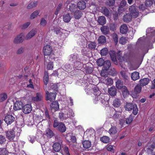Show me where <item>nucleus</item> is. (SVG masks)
Returning a JSON list of instances; mask_svg holds the SVG:
<instances>
[{
    "instance_id": "obj_1",
    "label": "nucleus",
    "mask_w": 155,
    "mask_h": 155,
    "mask_svg": "<svg viewBox=\"0 0 155 155\" xmlns=\"http://www.w3.org/2000/svg\"><path fill=\"white\" fill-rule=\"evenodd\" d=\"M74 113L72 110L69 109L68 110L65 111L64 113L61 112L59 113V117L62 120L66 119L71 116L74 117Z\"/></svg>"
},
{
    "instance_id": "obj_2",
    "label": "nucleus",
    "mask_w": 155,
    "mask_h": 155,
    "mask_svg": "<svg viewBox=\"0 0 155 155\" xmlns=\"http://www.w3.org/2000/svg\"><path fill=\"white\" fill-rule=\"evenodd\" d=\"M126 110L128 111L133 110V113L134 115H136L137 114L138 108L137 105L135 104H133L130 103H127L125 106Z\"/></svg>"
},
{
    "instance_id": "obj_3",
    "label": "nucleus",
    "mask_w": 155,
    "mask_h": 155,
    "mask_svg": "<svg viewBox=\"0 0 155 155\" xmlns=\"http://www.w3.org/2000/svg\"><path fill=\"white\" fill-rule=\"evenodd\" d=\"M116 87L118 89H123V94L124 96L129 94V91L126 87L123 86L122 82L121 80H118L116 82Z\"/></svg>"
},
{
    "instance_id": "obj_4",
    "label": "nucleus",
    "mask_w": 155,
    "mask_h": 155,
    "mask_svg": "<svg viewBox=\"0 0 155 155\" xmlns=\"http://www.w3.org/2000/svg\"><path fill=\"white\" fill-rule=\"evenodd\" d=\"M139 9L141 12L144 15H146L149 12H155V9L152 11H149L144 6L143 4H141L139 5L138 7Z\"/></svg>"
},
{
    "instance_id": "obj_5",
    "label": "nucleus",
    "mask_w": 155,
    "mask_h": 155,
    "mask_svg": "<svg viewBox=\"0 0 155 155\" xmlns=\"http://www.w3.org/2000/svg\"><path fill=\"white\" fill-rule=\"evenodd\" d=\"M24 35L21 33L15 37L13 40V43L15 44H18L22 42L24 40Z\"/></svg>"
},
{
    "instance_id": "obj_6",
    "label": "nucleus",
    "mask_w": 155,
    "mask_h": 155,
    "mask_svg": "<svg viewBox=\"0 0 155 155\" xmlns=\"http://www.w3.org/2000/svg\"><path fill=\"white\" fill-rule=\"evenodd\" d=\"M46 94L47 100H49L51 101H52L55 100L57 94L56 92L49 93L48 91H46Z\"/></svg>"
},
{
    "instance_id": "obj_7",
    "label": "nucleus",
    "mask_w": 155,
    "mask_h": 155,
    "mask_svg": "<svg viewBox=\"0 0 155 155\" xmlns=\"http://www.w3.org/2000/svg\"><path fill=\"white\" fill-rule=\"evenodd\" d=\"M43 52L45 56L50 55L52 52V48L50 45H46L43 48Z\"/></svg>"
},
{
    "instance_id": "obj_8",
    "label": "nucleus",
    "mask_w": 155,
    "mask_h": 155,
    "mask_svg": "<svg viewBox=\"0 0 155 155\" xmlns=\"http://www.w3.org/2000/svg\"><path fill=\"white\" fill-rule=\"evenodd\" d=\"M146 33L148 36L150 35L153 39L155 40V28H147L146 30Z\"/></svg>"
},
{
    "instance_id": "obj_9",
    "label": "nucleus",
    "mask_w": 155,
    "mask_h": 155,
    "mask_svg": "<svg viewBox=\"0 0 155 155\" xmlns=\"http://www.w3.org/2000/svg\"><path fill=\"white\" fill-rule=\"evenodd\" d=\"M129 11L130 12L132 17H137L139 15V13L136 9L134 6H131L129 8Z\"/></svg>"
},
{
    "instance_id": "obj_10",
    "label": "nucleus",
    "mask_w": 155,
    "mask_h": 155,
    "mask_svg": "<svg viewBox=\"0 0 155 155\" xmlns=\"http://www.w3.org/2000/svg\"><path fill=\"white\" fill-rule=\"evenodd\" d=\"M7 137L11 141L13 140L15 137V132L13 130H11L6 133Z\"/></svg>"
},
{
    "instance_id": "obj_11",
    "label": "nucleus",
    "mask_w": 155,
    "mask_h": 155,
    "mask_svg": "<svg viewBox=\"0 0 155 155\" xmlns=\"http://www.w3.org/2000/svg\"><path fill=\"white\" fill-rule=\"evenodd\" d=\"M15 118L12 115H6L4 119L5 123L8 124H10L15 121Z\"/></svg>"
},
{
    "instance_id": "obj_12",
    "label": "nucleus",
    "mask_w": 155,
    "mask_h": 155,
    "mask_svg": "<svg viewBox=\"0 0 155 155\" xmlns=\"http://www.w3.org/2000/svg\"><path fill=\"white\" fill-rule=\"evenodd\" d=\"M23 104L22 102L20 101H17L15 103L14 109L15 110H20L23 107Z\"/></svg>"
},
{
    "instance_id": "obj_13",
    "label": "nucleus",
    "mask_w": 155,
    "mask_h": 155,
    "mask_svg": "<svg viewBox=\"0 0 155 155\" xmlns=\"http://www.w3.org/2000/svg\"><path fill=\"white\" fill-rule=\"evenodd\" d=\"M37 32V30L36 29H33L31 30L26 35L25 39L26 40H29L33 37L36 34Z\"/></svg>"
},
{
    "instance_id": "obj_14",
    "label": "nucleus",
    "mask_w": 155,
    "mask_h": 155,
    "mask_svg": "<svg viewBox=\"0 0 155 155\" xmlns=\"http://www.w3.org/2000/svg\"><path fill=\"white\" fill-rule=\"evenodd\" d=\"M24 143L23 142L19 141L18 142H14L12 144V146L15 149H19L23 147Z\"/></svg>"
},
{
    "instance_id": "obj_15",
    "label": "nucleus",
    "mask_w": 155,
    "mask_h": 155,
    "mask_svg": "<svg viewBox=\"0 0 155 155\" xmlns=\"http://www.w3.org/2000/svg\"><path fill=\"white\" fill-rule=\"evenodd\" d=\"M32 110V107L30 104H27L23 107V112L25 114L29 113Z\"/></svg>"
},
{
    "instance_id": "obj_16",
    "label": "nucleus",
    "mask_w": 155,
    "mask_h": 155,
    "mask_svg": "<svg viewBox=\"0 0 155 155\" xmlns=\"http://www.w3.org/2000/svg\"><path fill=\"white\" fill-rule=\"evenodd\" d=\"M43 98V94L42 93H37L36 94V96L32 97L31 99L33 101H41Z\"/></svg>"
},
{
    "instance_id": "obj_17",
    "label": "nucleus",
    "mask_w": 155,
    "mask_h": 155,
    "mask_svg": "<svg viewBox=\"0 0 155 155\" xmlns=\"http://www.w3.org/2000/svg\"><path fill=\"white\" fill-rule=\"evenodd\" d=\"M72 16L69 13H64L63 16V20L66 23H68L71 21Z\"/></svg>"
},
{
    "instance_id": "obj_18",
    "label": "nucleus",
    "mask_w": 155,
    "mask_h": 155,
    "mask_svg": "<svg viewBox=\"0 0 155 155\" xmlns=\"http://www.w3.org/2000/svg\"><path fill=\"white\" fill-rule=\"evenodd\" d=\"M94 91V94L97 97H96L95 99L94 100V102L95 104L97 103L96 101H95L96 100H98V99H100V97L102 95H101V92L100 91L97 89L95 88H94L93 89Z\"/></svg>"
},
{
    "instance_id": "obj_19",
    "label": "nucleus",
    "mask_w": 155,
    "mask_h": 155,
    "mask_svg": "<svg viewBox=\"0 0 155 155\" xmlns=\"http://www.w3.org/2000/svg\"><path fill=\"white\" fill-rule=\"evenodd\" d=\"M61 144L58 142L54 143L53 145V149L55 152H58L61 149Z\"/></svg>"
},
{
    "instance_id": "obj_20",
    "label": "nucleus",
    "mask_w": 155,
    "mask_h": 155,
    "mask_svg": "<svg viewBox=\"0 0 155 155\" xmlns=\"http://www.w3.org/2000/svg\"><path fill=\"white\" fill-rule=\"evenodd\" d=\"M120 32L122 34H126L128 30V28L126 24L122 25L120 28Z\"/></svg>"
},
{
    "instance_id": "obj_21",
    "label": "nucleus",
    "mask_w": 155,
    "mask_h": 155,
    "mask_svg": "<svg viewBox=\"0 0 155 155\" xmlns=\"http://www.w3.org/2000/svg\"><path fill=\"white\" fill-rule=\"evenodd\" d=\"M150 81L148 78H145L141 79L140 80V83L141 86H144L147 85Z\"/></svg>"
},
{
    "instance_id": "obj_22",
    "label": "nucleus",
    "mask_w": 155,
    "mask_h": 155,
    "mask_svg": "<svg viewBox=\"0 0 155 155\" xmlns=\"http://www.w3.org/2000/svg\"><path fill=\"white\" fill-rule=\"evenodd\" d=\"M117 131V129L115 126L111 125V127L109 130L108 132L110 135L115 134Z\"/></svg>"
},
{
    "instance_id": "obj_23",
    "label": "nucleus",
    "mask_w": 155,
    "mask_h": 155,
    "mask_svg": "<svg viewBox=\"0 0 155 155\" xmlns=\"http://www.w3.org/2000/svg\"><path fill=\"white\" fill-rule=\"evenodd\" d=\"M82 15V13L81 11L77 10L74 12L73 16L75 19H79L81 17Z\"/></svg>"
},
{
    "instance_id": "obj_24",
    "label": "nucleus",
    "mask_w": 155,
    "mask_h": 155,
    "mask_svg": "<svg viewBox=\"0 0 155 155\" xmlns=\"http://www.w3.org/2000/svg\"><path fill=\"white\" fill-rule=\"evenodd\" d=\"M77 7L79 9H84L86 7V4L84 1H80L77 4Z\"/></svg>"
},
{
    "instance_id": "obj_25",
    "label": "nucleus",
    "mask_w": 155,
    "mask_h": 155,
    "mask_svg": "<svg viewBox=\"0 0 155 155\" xmlns=\"http://www.w3.org/2000/svg\"><path fill=\"white\" fill-rule=\"evenodd\" d=\"M108 93L112 96H115L116 94V89L114 87H112L108 89Z\"/></svg>"
},
{
    "instance_id": "obj_26",
    "label": "nucleus",
    "mask_w": 155,
    "mask_h": 155,
    "mask_svg": "<svg viewBox=\"0 0 155 155\" xmlns=\"http://www.w3.org/2000/svg\"><path fill=\"white\" fill-rule=\"evenodd\" d=\"M97 22L101 25H103L106 23V19L104 16H101L98 18Z\"/></svg>"
},
{
    "instance_id": "obj_27",
    "label": "nucleus",
    "mask_w": 155,
    "mask_h": 155,
    "mask_svg": "<svg viewBox=\"0 0 155 155\" xmlns=\"http://www.w3.org/2000/svg\"><path fill=\"white\" fill-rule=\"evenodd\" d=\"M132 16L130 14L127 13L123 17V19L125 22L130 21L131 20Z\"/></svg>"
},
{
    "instance_id": "obj_28",
    "label": "nucleus",
    "mask_w": 155,
    "mask_h": 155,
    "mask_svg": "<svg viewBox=\"0 0 155 155\" xmlns=\"http://www.w3.org/2000/svg\"><path fill=\"white\" fill-rule=\"evenodd\" d=\"M131 78L133 81H136L140 78L139 74L138 72L135 71L131 74Z\"/></svg>"
},
{
    "instance_id": "obj_29",
    "label": "nucleus",
    "mask_w": 155,
    "mask_h": 155,
    "mask_svg": "<svg viewBox=\"0 0 155 155\" xmlns=\"http://www.w3.org/2000/svg\"><path fill=\"white\" fill-rule=\"evenodd\" d=\"M103 83L108 85H110L113 83V80L110 78L104 79L103 80Z\"/></svg>"
},
{
    "instance_id": "obj_30",
    "label": "nucleus",
    "mask_w": 155,
    "mask_h": 155,
    "mask_svg": "<svg viewBox=\"0 0 155 155\" xmlns=\"http://www.w3.org/2000/svg\"><path fill=\"white\" fill-rule=\"evenodd\" d=\"M101 30L104 35H107L109 32V28L108 27L106 26L101 27Z\"/></svg>"
},
{
    "instance_id": "obj_31",
    "label": "nucleus",
    "mask_w": 155,
    "mask_h": 155,
    "mask_svg": "<svg viewBox=\"0 0 155 155\" xmlns=\"http://www.w3.org/2000/svg\"><path fill=\"white\" fill-rule=\"evenodd\" d=\"M45 135L48 137L51 138L53 136L54 134L52 131L49 128H47L45 131Z\"/></svg>"
},
{
    "instance_id": "obj_32",
    "label": "nucleus",
    "mask_w": 155,
    "mask_h": 155,
    "mask_svg": "<svg viewBox=\"0 0 155 155\" xmlns=\"http://www.w3.org/2000/svg\"><path fill=\"white\" fill-rule=\"evenodd\" d=\"M58 128L59 130L61 132H64L66 130V127L64 124L62 123H59Z\"/></svg>"
},
{
    "instance_id": "obj_33",
    "label": "nucleus",
    "mask_w": 155,
    "mask_h": 155,
    "mask_svg": "<svg viewBox=\"0 0 155 155\" xmlns=\"http://www.w3.org/2000/svg\"><path fill=\"white\" fill-rule=\"evenodd\" d=\"M83 146L84 148L85 149H88L90 148L91 146V143L89 140H85L82 143Z\"/></svg>"
},
{
    "instance_id": "obj_34",
    "label": "nucleus",
    "mask_w": 155,
    "mask_h": 155,
    "mask_svg": "<svg viewBox=\"0 0 155 155\" xmlns=\"http://www.w3.org/2000/svg\"><path fill=\"white\" fill-rule=\"evenodd\" d=\"M51 107L52 109L54 110H56L59 109V105L58 102L55 101L52 103L51 105Z\"/></svg>"
},
{
    "instance_id": "obj_35",
    "label": "nucleus",
    "mask_w": 155,
    "mask_h": 155,
    "mask_svg": "<svg viewBox=\"0 0 155 155\" xmlns=\"http://www.w3.org/2000/svg\"><path fill=\"white\" fill-rule=\"evenodd\" d=\"M38 4V2H31L27 6V9H30L34 7H36Z\"/></svg>"
},
{
    "instance_id": "obj_36",
    "label": "nucleus",
    "mask_w": 155,
    "mask_h": 155,
    "mask_svg": "<svg viewBox=\"0 0 155 155\" xmlns=\"http://www.w3.org/2000/svg\"><path fill=\"white\" fill-rule=\"evenodd\" d=\"M98 42L99 43L104 44L106 41V38L104 36L101 35L100 36L98 39Z\"/></svg>"
},
{
    "instance_id": "obj_37",
    "label": "nucleus",
    "mask_w": 155,
    "mask_h": 155,
    "mask_svg": "<svg viewBox=\"0 0 155 155\" xmlns=\"http://www.w3.org/2000/svg\"><path fill=\"white\" fill-rule=\"evenodd\" d=\"M109 54L112 60L115 62L116 61V56L115 52L113 51H110V52Z\"/></svg>"
},
{
    "instance_id": "obj_38",
    "label": "nucleus",
    "mask_w": 155,
    "mask_h": 155,
    "mask_svg": "<svg viewBox=\"0 0 155 155\" xmlns=\"http://www.w3.org/2000/svg\"><path fill=\"white\" fill-rule=\"evenodd\" d=\"M111 66V63L109 61H106L104 62V70L107 71Z\"/></svg>"
},
{
    "instance_id": "obj_39",
    "label": "nucleus",
    "mask_w": 155,
    "mask_h": 155,
    "mask_svg": "<svg viewBox=\"0 0 155 155\" xmlns=\"http://www.w3.org/2000/svg\"><path fill=\"white\" fill-rule=\"evenodd\" d=\"M121 111H115L114 114L113 116V118L114 119H117L121 116Z\"/></svg>"
},
{
    "instance_id": "obj_40",
    "label": "nucleus",
    "mask_w": 155,
    "mask_h": 155,
    "mask_svg": "<svg viewBox=\"0 0 155 155\" xmlns=\"http://www.w3.org/2000/svg\"><path fill=\"white\" fill-rule=\"evenodd\" d=\"M102 12L106 16L109 15L110 13L108 9L105 7H103L101 10Z\"/></svg>"
},
{
    "instance_id": "obj_41",
    "label": "nucleus",
    "mask_w": 155,
    "mask_h": 155,
    "mask_svg": "<svg viewBox=\"0 0 155 155\" xmlns=\"http://www.w3.org/2000/svg\"><path fill=\"white\" fill-rule=\"evenodd\" d=\"M120 74L122 77L124 79L127 80L129 78V74L125 71H122L120 72Z\"/></svg>"
},
{
    "instance_id": "obj_42",
    "label": "nucleus",
    "mask_w": 155,
    "mask_h": 155,
    "mask_svg": "<svg viewBox=\"0 0 155 155\" xmlns=\"http://www.w3.org/2000/svg\"><path fill=\"white\" fill-rule=\"evenodd\" d=\"M7 98V96L6 93H2L0 94V102L3 101L5 100Z\"/></svg>"
},
{
    "instance_id": "obj_43",
    "label": "nucleus",
    "mask_w": 155,
    "mask_h": 155,
    "mask_svg": "<svg viewBox=\"0 0 155 155\" xmlns=\"http://www.w3.org/2000/svg\"><path fill=\"white\" fill-rule=\"evenodd\" d=\"M40 11L39 10H36L33 12L30 15V18L33 19L36 18L39 15Z\"/></svg>"
},
{
    "instance_id": "obj_44",
    "label": "nucleus",
    "mask_w": 155,
    "mask_h": 155,
    "mask_svg": "<svg viewBox=\"0 0 155 155\" xmlns=\"http://www.w3.org/2000/svg\"><path fill=\"white\" fill-rule=\"evenodd\" d=\"M120 101L118 99H115L113 102V105L115 107H118L120 105Z\"/></svg>"
},
{
    "instance_id": "obj_45",
    "label": "nucleus",
    "mask_w": 155,
    "mask_h": 155,
    "mask_svg": "<svg viewBox=\"0 0 155 155\" xmlns=\"http://www.w3.org/2000/svg\"><path fill=\"white\" fill-rule=\"evenodd\" d=\"M126 4V2L125 1L123 0L121 1L119 6V8L118 11L120 12V11L122 10V8L124 7Z\"/></svg>"
},
{
    "instance_id": "obj_46",
    "label": "nucleus",
    "mask_w": 155,
    "mask_h": 155,
    "mask_svg": "<svg viewBox=\"0 0 155 155\" xmlns=\"http://www.w3.org/2000/svg\"><path fill=\"white\" fill-rule=\"evenodd\" d=\"M100 140L101 142L104 143H107L109 141L110 139L108 137L105 136L101 137Z\"/></svg>"
},
{
    "instance_id": "obj_47",
    "label": "nucleus",
    "mask_w": 155,
    "mask_h": 155,
    "mask_svg": "<svg viewBox=\"0 0 155 155\" xmlns=\"http://www.w3.org/2000/svg\"><path fill=\"white\" fill-rule=\"evenodd\" d=\"M47 23V21L45 18H42L40 21V25L43 27L46 26Z\"/></svg>"
},
{
    "instance_id": "obj_48",
    "label": "nucleus",
    "mask_w": 155,
    "mask_h": 155,
    "mask_svg": "<svg viewBox=\"0 0 155 155\" xmlns=\"http://www.w3.org/2000/svg\"><path fill=\"white\" fill-rule=\"evenodd\" d=\"M96 45L97 44L95 42H91L88 44V47L90 49H94L96 46Z\"/></svg>"
},
{
    "instance_id": "obj_49",
    "label": "nucleus",
    "mask_w": 155,
    "mask_h": 155,
    "mask_svg": "<svg viewBox=\"0 0 155 155\" xmlns=\"http://www.w3.org/2000/svg\"><path fill=\"white\" fill-rule=\"evenodd\" d=\"M141 90V86L139 85H137L134 89V91L136 94L140 93Z\"/></svg>"
},
{
    "instance_id": "obj_50",
    "label": "nucleus",
    "mask_w": 155,
    "mask_h": 155,
    "mask_svg": "<svg viewBox=\"0 0 155 155\" xmlns=\"http://www.w3.org/2000/svg\"><path fill=\"white\" fill-rule=\"evenodd\" d=\"M108 50L107 48H104L101 51V54L102 56H106L108 53Z\"/></svg>"
},
{
    "instance_id": "obj_51",
    "label": "nucleus",
    "mask_w": 155,
    "mask_h": 155,
    "mask_svg": "<svg viewBox=\"0 0 155 155\" xmlns=\"http://www.w3.org/2000/svg\"><path fill=\"white\" fill-rule=\"evenodd\" d=\"M63 4L62 3H60L58 6L56 10L54 12V14L56 15H57L60 10Z\"/></svg>"
},
{
    "instance_id": "obj_52",
    "label": "nucleus",
    "mask_w": 155,
    "mask_h": 155,
    "mask_svg": "<svg viewBox=\"0 0 155 155\" xmlns=\"http://www.w3.org/2000/svg\"><path fill=\"white\" fill-rule=\"evenodd\" d=\"M144 3L146 7H150L152 5L153 2L152 0H146Z\"/></svg>"
},
{
    "instance_id": "obj_53",
    "label": "nucleus",
    "mask_w": 155,
    "mask_h": 155,
    "mask_svg": "<svg viewBox=\"0 0 155 155\" xmlns=\"http://www.w3.org/2000/svg\"><path fill=\"white\" fill-rule=\"evenodd\" d=\"M48 76L47 72H45V76L44 77V81L45 84L46 85L48 82Z\"/></svg>"
},
{
    "instance_id": "obj_54",
    "label": "nucleus",
    "mask_w": 155,
    "mask_h": 155,
    "mask_svg": "<svg viewBox=\"0 0 155 155\" xmlns=\"http://www.w3.org/2000/svg\"><path fill=\"white\" fill-rule=\"evenodd\" d=\"M104 60L103 59L99 58L97 60V62L98 66H101L103 65H104Z\"/></svg>"
},
{
    "instance_id": "obj_55",
    "label": "nucleus",
    "mask_w": 155,
    "mask_h": 155,
    "mask_svg": "<svg viewBox=\"0 0 155 155\" xmlns=\"http://www.w3.org/2000/svg\"><path fill=\"white\" fill-rule=\"evenodd\" d=\"M127 41V39L126 38L122 37L120 39L119 42L122 45H124L126 43Z\"/></svg>"
},
{
    "instance_id": "obj_56",
    "label": "nucleus",
    "mask_w": 155,
    "mask_h": 155,
    "mask_svg": "<svg viewBox=\"0 0 155 155\" xmlns=\"http://www.w3.org/2000/svg\"><path fill=\"white\" fill-rule=\"evenodd\" d=\"M8 153V151L5 148L2 149L0 151V155H7Z\"/></svg>"
},
{
    "instance_id": "obj_57",
    "label": "nucleus",
    "mask_w": 155,
    "mask_h": 155,
    "mask_svg": "<svg viewBox=\"0 0 155 155\" xmlns=\"http://www.w3.org/2000/svg\"><path fill=\"white\" fill-rule=\"evenodd\" d=\"M133 120V116L130 115L126 120V123L127 124H130Z\"/></svg>"
},
{
    "instance_id": "obj_58",
    "label": "nucleus",
    "mask_w": 155,
    "mask_h": 155,
    "mask_svg": "<svg viewBox=\"0 0 155 155\" xmlns=\"http://www.w3.org/2000/svg\"><path fill=\"white\" fill-rule=\"evenodd\" d=\"M76 8L75 5L71 4L70 5L69 9L71 12H74Z\"/></svg>"
},
{
    "instance_id": "obj_59",
    "label": "nucleus",
    "mask_w": 155,
    "mask_h": 155,
    "mask_svg": "<svg viewBox=\"0 0 155 155\" xmlns=\"http://www.w3.org/2000/svg\"><path fill=\"white\" fill-rule=\"evenodd\" d=\"M102 96L100 97V99H98L97 100H96L95 101H96L97 103L98 102H101L102 104H104L106 102H107V101H106L105 100L102 98V97H103V95L101 94Z\"/></svg>"
},
{
    "instance_id": "obj_60",
    "label": "nucleus",
    "mask_w": 155,
    "mask_h": 155,
    "mask_svg": "<svg viewBox=\"0 0 155 155\" xmlns=\"http://www.w3.org/2000/svg\"><path fill=\"white\" fill-rule=\"evenodd\" d=\"M64 153L65 154V155H70L69 151V149L68 147L67 146H64L63 147V151Z\"/></svg>"
},
{
    "instance_id": "obj_61",
    "label": "nucleus",
    "mask_w": 155,
    "mask_h": 155,
    "mask_svg": "<svg viewBox=\"0 0 155 155\" xmlns=\"http://www.w3.org/2000/svg\"><path fill=\"white\" fill-rule=\"evenodd\" d=\"M54 65L53 62H49L47 65V68L48 70H52L53 69Z\"/></svg>"
},
{
    "instance_id": "obj_62",
    "label": "nucleus",
    "mask_w": 155,
    "mask_h": 155,
    "mask_svg": "<svg viewBox=\"0 0 155 155\" xmlns=\"http://www.w3.org/2000/svg\"><path fill=\"white\" fill-rule=\"evenodd\" d=\"M113 37L115 44L116 45L118 42V38L117 35L115 33L113 34Z\"/></svg>"
},
{
    "instance_id": "obj_63",
    "label": "nucleus",
    "mask_w": 155,
    "mask_h": 155,
    "mask_svg": "<svg viewBox=\"0 0 155 155\" xmlns=\"http://www.w3.org/2000/svg\"><path fill=\"white\" fill-rule=\"evenodd\" d=\"M115 2V0H108L107 2V4L109 6L113 5Z\"/></svg>"
},
{
    "instance_id": "obj_64",
    "label": "nucleus",
    "mask_w": 155,
    "mask_h": 155,
    "mask_svg": "<svg viewBox=\"0 0 155 155\" xmlns=\"http://www.w3.org/2000/svg\"><path fill=\"white\" fill-rule=\"evenodd\" d=\"M93 71L92 68L91 67H87L86 68V73L88 74H91Z\"/></svg>"
}]
</instances>
